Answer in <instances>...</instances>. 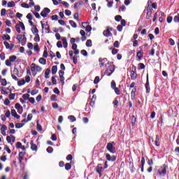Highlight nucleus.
<instances>
[{
  "mask_svg": "<svg viewBox=\"0 0 179 179\" xmlns=\"http://www.w3.org/2000/svg\"><path fill=\"white\" fill-rule=\"evenodd\" d=\"M41 71H43V69L41 67H40V66H36L35 64H31V71L33 76H36V75H37V72H41Z\"/></svg>",
  "mask_w": 179,
  "mask_h": 179,
  "instance_id": "nucleus-1",
  "label": "nucleus"
},
{
  "mask_svg": "<svg viewBox=\"0 0 179 179\" xmlns=\"http://www.w3.org/2000/svg\"><path fill=\"white\" fill-rule=\"evenodd\" d=\"M158 173L161 177H164L167 174V166L162 165L158 170Z\"/></svg>",
  "mask_w": 179,
  "mask_h": 179,
  "instance_id": "nucleus-2",
  "label": "nucleus"
},
{
  "mask_svg": "<svg viewBox=\"0 0 179 179\" xmlns=\"http://www.w3.org/2000/svg\"><path fill=\"white\" fill-rule=\"evenodd\" d=\"M106 149L110 152V153H115L117 151L115 150V147L114 146V142L108 143L106 145Z\"/></svg>",
  "mask_w": 179,
  "mask_h": 179,
  "instance_id": "nucleus-3",
  "label": "nucleus"
},
{
  "mask_svg": "<svg viewBox=\"0 0 179 179\" xmlns=\"http://www.w3.org/2000/svg\"><path fill=\"white\" fill-rule=\"evenodd\" d=\"M113 31V28L108 27L105 31H103V34L105 37H111L113 34L111 31Z\"/></svg>",
  "mask_w": 179,
  "mask_h": 179,
  "instance_id": "nucleus-4",
  "label": "nucleus"
},
{
  "mask_svg": "<svg viewBox=\"0 0 179 179\" xmlns=\"http://www.w3.org/2000/svg\"><path fill=\"white\" fill-rule=\"evenodd\" d=\"M96 170V173L99 174V177H101V173L104 171V168H103V165H101V164H98Z\"/></svg>",
  "mask_w": 179,
  "mask_h": 179,
  "instance_id": "nucleus-5",
  "label": "nucleus"
},
{
  "mask_svg": "<svg viewBox=\"0 0 179 179\" xmlns=\"http://www.w3.org/2000/svg\"><path fill=\"white\" fill-rule=\"evenodd\" d=\"M51 12V10L48 8H45L41 13V15L43 16V17H47V15L48 13Z\"/></svg>",
  "mask_w": 179,
  "mask_h": 179,
  "instance_id": "nucleus-6",
  "label": "nucleus"
},
{
  "mask_svg": "<svg viewBox=\"0 0 179 179\" xmlns=\"http://www.w3.org/2000/svg\"><path fill=\"white\" fill-rule=\"evenodd\" d=\"M115 69H114V66H111V69H107L105 71V75H106V76H111V75L113 74V72H114Z\"/></svg>",
  "mask_w": 179,
  "mask_h": 179,
  "instance_id": "nucleus-7",
  "label": "nucleus"
},
{
  "mask_svg": "<svg viewBox=\"0 0 179 179\" xmlns=\"http://www.w3.org/2000/svg\"><path fill=\"white\" fill-rule=\"evenodd\" d=\"M106 160H108V162H115V160H117V157L113 155L111 157V155H110V154H106Z\"/></svg>",
  "mask_w": 179,
  "mask_h": 179,
  "instance_id": "nucleus-8",
  "label": "nucleus"
},
{
  "mask_svg": "<svg viewBox=\"0 0 179 179\" xmlns=\"http://www.w3.org/2000/svg\"><path fill=\"white\" fill-rule=\"evenodd\" d=\"M59 79H60V82L62 83V85H64V83H65L64 81L65 80V78H64V71H59Z\"/></svg>",
  "mask_w": 179,
  "mask_h": 179,
  "instance_id": "nucleus-9",
  "label": "nucleus"
},
{
  "mask_svg": "<svg viewBox=\"0 0 179 179\" xmlns=\"http://www.w3.org/2000/svg\"><path fill=\"white\" fill-rule=\"evenodd\" d=\"M3 44L6 47V48H7V50H13V46H14L13 44L10 45L9 43H8L6 41H4Z\"/></svg>",
  "mask_w": 179,
  "mask_h": 179,
  "instance_id": "nucleus-10",
  "label": "nucleus"
},
{
  "mask_svg": "<svg viewBox=\"0 0 179 179\" xmlns=\"http://www.w3.org/2000/svg\"><path fill=\"white\" fill-rule=\"evenodd\" d=\"M11 115H13V117H14L17 120H19V118H20V116L17 115V113H16V110L15 109L11 110Z\"/></svg>",
  "mask_w": 179,
  "mask_h": 179,
  "instance_id": "nucleus-11",
  "label": "nucleus"
},
{
  "mask_svg": "<svg viewBox=\"0 0 179 179\" xmlns=\"http://www.w3.org/2000/svg\"><path fill=\"white\" fill-rule=\"evenodd\" d=\"M41 26H42V29H45V31H48V33L50 32V25L48 24H45L44 23H43V22H41Z\"/></svg>",
  "mask_w": 179,
  "mask_h": 179,
  "instance_id": "nucleus-12",
  "label": "nucleus"
},
{
  "mask_svg": "<svg viewBox=\"0 0 179 179\" xmlns=\"http://www.w3.org/2000/svg\"><path fill=\"white\" fill-rule=\"evenodd\" d=\"M24 155H26V153L23 152H20L19 153V157H18L19 163H22V161L23 160V157H24Z\"/></svg>",
  "mask_w": 179,
  "mask_h": 179,
  "instance_id": "nucleus-13",
  "label": "nucleus"
},
{
  "mask_svg": "<svg viewBox=\"0 0 179 179\" xmlns=\"http://www.w3.org/2000/svg\"><path fill=\"white\" fill-rule=\"evenodd\" d=\"M30 145H31V150H34V152H37V145L33 143V141H31Z\"/></svg>",
  "mask_w": 179,
  "mask_h": 179,
  "instance_id": "nucleus-14",
  "label": "nucleus"
},
{
  "mask_svg": "<svg viewBox=\"0 0 179 179\" xmlns=\"http://www.w3.org/2000/svg\"><path fill=\"white\" fill-rule=\"evenodd\" d=\"M130 76H131V79L132 80H135V79H136L138 75L136 74V73L134 71H131V74H130Z\"/></svg>",
  "mask_w": 179,
  "mask_h": 179,
  "instance_id": "nucleus-15",
  "label": "nucleus"
},
{
  "mask_svg": "<svg viewBox=\"0 0 179 179\" xmlns=\"http://www.w3.org/2000/svg\"><path fill=\"white\" fill-rule=\"evenodd\" d=\"M136 57L137 58H138L139 61L142 59V57H143V52L142 51V50H141V51L137 52Z\"/></svg>",
  "mask_w": 179,
  "mask_h": 179,
  "instance_id": "nucleus-16",
  "label": "nucleus"
},
{
  "mask_svg": "<svg viewBox=\"0 0 179 179\" xmlns=\"http://www.w3.org/2000/svg\"><path fill=\"white\" fill-rule=\"evenodd\" d=\"M31 31L33 34H38V29H37V27H36V25H33L31 28Z\"/></svg>",
  "mask_w": 179,
  "mask_h": 179,
  "instance_id": "nucleus-17",
  "label": "nucleus"
},
{
  "mask_svg": "<svg viewBox=\"0 0 179 179\" xmlns=\"http://www.w3.org/2000/svg\"><path fill=\"white\" fill-rule=\"evenodd\" d=\"M62 41H63V45L64 48H66L68 47V42L66 41V37H62Z\"/></svg>",
  "mask_w": 179,
  "mask_h": 179,
  "instance_id": "nucleus-18",
  "label": "nucleus"
},
{
  "mask_svg": "<svg viewBox=\"0 0 179 179\" xmlns=\"http://www.w3.org/2000/svg\"><path fill=\"white\" fill-rule=\"evenodd\" d=\"M152 17V11H150V8H147V15H146V19L149 20Z\"/></svg>",
  "mask_w": 179,
  "mask_h": 179,
  "instance_id": "nucleus-19",
  "label": "nucleus"
},
{
  "mask_svg": "<svg viewBox=\"0 0 179 179\" xmlns=\"http://www.w3.org/2000/svg\"><path fill=\"white\" fill-rule=\"evenodd\" d=\"M155 145V146H160V138H159V136H156Z\"/></svg>",
  "mask_w": 179,
  "mask_h": 179,
  "instance_id": "nucleus-20",
  "label": "nucleus"
},
{
  "mask_svg": "<svg viewBox=\"0 0 179 179\" xmlns=\"http://www.w3.org/2000/svg\"><path fill=\"white\" fill-rule=\"evenodd\" d=\"M50 72L51 70L50 69H47L45 71V79H48L50 78Z\"/></svg>",
  "mask_w": 179,
  "mask_h": 179,
  "instance_id": "nucleus-21",
  "label": "nucleus"
},
{
  "mask_svg": "<svg viewBox=\"0 0 179 179\" xmlns=\"http://www.w3.org/2000/svg\"><path fill=\"white\" fill-rule=\"evenodd\" d=\"M58 71V67L57 66H52V75H55Z\"/></svg>",
  "mask_w": 179,
  "mask_h": 179,
  "instance_id": "nucleus-22",
  "label": "nucleus"
},
{
  "mask_svg": "<svg viewBox=\"0 0 179 179\" xmlns=\"http://www.w3.org/2000/svg\"><path fill=\"white\" fill-rule=\"evenodd\" d=\"M34 41L36 43H40V35H38V34H35V37L34 38Z\"/></svg>",
  "mask_w": 179,
  "mask_h": 179,
  "instance_id": "nucleus-23",
  "label": "nucleus"
},
{
  "mask_svg": "<svg viewBox=\"0 0 179 179\" xmlns=\"http://www.w3.org/2000/svg\"><path fill=\"white\" fill-rule=\"evenodd\" d=\"M145 89L146 93H150V87H149V81L147 80V83H145Z\"/></svg>",
  "mask_w": 179,
  "mask_h": 179,
  "instance_id": "nucleus-24",
  "label": "nucleus"
},
{
  "mask_svg": "<svg viewBox=\"0 0 179 179\" xmlns=\"http://www.w3.org/2000/svg\"><path fill=\"white\" fill-rule=\"evenodd\" d=\"M39 62L40 64H41L42 65H45V64H47V60L43 57H41L39 59Z\"/></svg>",
  "mask_w": 179,
  "mask_h": 179,
  "instance_id": "nucleus-25",
  "label": "nucleus"
},
{
  "mask_svg": "<svg viewBox=\"0 0 179 179\" xmlns=\"http://www.w3.org/2000/svg\"><path fill=\"white\" fill-rule=\"evenodd\" d=\"M1 38H3V40H10V36H9L8 34H4L1 36Z\"/></svg>",
  "mask_w": 179,
  "mask_h": 179,
  "instance_id": "nucleus-26",
  "label": "nucleus"
},
{
  "mask_svg": "<svg viewBox=\"0 0 179 179\" xmlns=\"http://www.w3.org/2000/svg\"><path fill=\"white\" fill-rule=\"evenodd\" d=\"M68 119L70 120L71 122H75V121H76V117L73 115L69 116Z\"/></svg>",
  "mask_w": 179,
  "mask_h": 179,
  "instance_id": "nucleus-27",
  "label": "nucleus"
},
{
  "mask_svg": "<svg viewBox=\"0 0 179 179\" xmlns=\"http://www.w3.org/2000/svg\"><path fill=\"white\" fill-rule=\"evenodd\" d=\"M24 83H26V81H24V79L20 80L17 82V85L18 86H23V85H24Z\"/></svg>",
  "mask_w": 179,
  "mask_h": 179,
  "instance_id": "nucleus-28",
  "label": "nucleus"
},
{
  "mask_svg": "<svg viewBox=\"0 0 179 179\" xmlns=\"http://www.w3.org/2000/svg\"><path fill=\"white\" fill-rule=\"evenodd\" d=\"M69 22L71 27H76V23L73 20H69Z\"/></svg>",
  "mask_w": 179,
  "mask_h": 179,
  "instance_id": "nucleus-29",
  "label": "nucleus"
},
{
  "mask_svg": "<svg viewBox=\"0 0 179 179\" xmlns=\"http://www.w3.org/2000/svg\"><path fill=\"white\" fill-rule=\"evenodd\" d=\"M99 82H100V77L96 76L94 80V85H97V83H99Z\"/></svg>",
  "mask_w": 179,
  "mask_h": 179,
  "instance_id": "nucleus-30",
  "label": "nucleus"
},
{
  "mask_svg": "<svg viewBox=\"0 0 179 179\" xmlns=\"http://www.w3.org/2000/svg\"><path fill=\"white\" fill-rule=\"evenodd\" d=\"M99 62H101V64L106 62L108 64H110V62H108L107 59L106 58L105 59L99 58Z\"/></svg>",
  "mask_w": 179,
  "mask_h": 179,
  "instance_id": "nucleus-31",
  "label": "nucleus"
},
{
  "mask_svg": "<svg viewBox=\"0 0 179 179\" xmlns=\"http://www.w3.org/2000/svg\"><path fill=\"white\" fill-rule=\"evenodd\" d=\"M16 58H17L16 56L13 55V56L9 57V60L11 62H15V61H16Z\"/></svg>",
  "mask_w": 179,
  "mask_h": 179,
  "instance_id": "nucleus-32",
  "label": "nucleus"
},
{
  "mask_svg": "<svg viewBox=\"0 0 179 179\" xmlns=\"http://www.w3.org/2000/svg\"><path fill=\"white\" fill-rule=\"evenodd\" d=\"M8 8H13L15 6V1H9L8 3Z\"/></svg>",
  "mask_w": 179,
  "mask_h": 179,
  "instance_id": "nucleus-33",
  "label": "nucleus"
},
{
  "mask_svg": "<svg viewBox=\"0 0 179 179\" xmlns=\"http://www.w3.org/2000/svg\"><path fill=\"white\" fill-rule=\"evenodd\" d=\"M113 90L115 91V93L117 94V96H120V94H121V92H120V90L118 89V87H116L113 88Z\"/></svg>",
  "mask_w": 179,
  "mask_h": 179,
  "instance_id": "nucleus-34",
  "label": "nucleus"
},
{
  "mask_svg": "<svg viewBox=\"0 0 179 179\" xmlns=\"http://www.w3.org/2000/svg\"><path fill=\"white\" fill-rule=\"evenodd\" d=\"M24 125V124L23 123H17L15 124V128L17 129L22 128Z\"/></svg>",
  "mask_w": 179,
  "mask_h": 179,
  "instance_id": "nucleus-35",
  "label": "nucleus"
},
{
  "mask_svg": "<svg viewBox=\"0 0 179 179\" xmlns=\"http://www.w3.org/2000/svg\"><path fill=\"white\" fill-rule=\"evenodd\" d=\"M71 169H72V166L70 165L69 163H66L65 164V169L68 171V170H71Z\"/></svg>",
  "mask_w": 179,
  "mask_h": 179,
  "instance_id": "nucleus-36",
  "label": "nucleus"
},
{
  "mask_svg": "<svg viewBox=\"0 0 179 179\" xmlns=\"http://www.w3.org/2000/svg\"><path fill=\"white\" fill-rule=\"evenodd\" d=\"M29 97L30 95L29 94H25L22 95V99H24V100H29Z\"/></svg>",
  "mask_w": 179,
  "mask_h": 179,
  "instance_id": "nucleus-37",
  "label": "nucleus"
},
{
  "mask_svg": "<svg viewBox=\"0 0 179 179\" xmlns=\"http://www.w3.org/2000/svg\"><path fill=\"white\" fill-rule=\"evenodd\" d=\"M15 96L16 94H10L8 99H10V100H15Z\"/></svg>",
  "mask_w": 179,
  "mask_h": 179,
  "instance_id": "nucleus-38",
  "label": "nucleus"
},
{
  "mask_svg": "<svg viewBox=\"0 0 179 179\" xmlns=\"http://www.w3.org/2000/svg\"><path fill=\"white\" fill-rule=\"evenodd\" d=\"M145 66L143 63L138 64V69H145Z\"/></svg>",
  "mask_w": 179,
  "mask_h": 179,
  "instance_id": "nucleus-39",
  "label": "nucleus"
},
{
  "mask_svg": "<svg viewBox=\"0 0 179 179\" xmlns=\"http://www.w3.org/2000/svg\"><path fill=\"white\" fill-rule=\"evenodd\" d=\"M1 85L2 86H6L8 85V83L6 82V79H2L1 81Z\"/></svg>",
  "mask_w": 179,
  "mask_h": 179,
  "instance_id": "nucleus-40",
  "label": "nucleus"
},
{
  "mask_svg": "<svg viewBox=\"0 0 179 179\" xmlns=\"http://www.w3.org/2000/svg\"><path fill=\"white\" fill-rule=\"evenodd\" d=\"M15 30H16V31H17V33H20V24H17L15 25Z\"/></svg>",
  "mask_w": 179,
  "mask_h": 179,
  "instance_id": "nucleus-41",
  "label": "nucleus"
},
{
  "mask_svg": "<svg viewBox=\"0 0 179 179\" xmlns=\"http://www.w3.org/2000/svg\"><path fill=\"white\" fill-rule=\"evenodd\" d=\"M13 72L14 75H16L17 76H19V70H17V68H14Z\"/></svg>",
  "mask_w": 179,
  "mask_h": 179,
  "instance_id": "nucleus-42",
  "label": "nucleus"
},
{
  "mask_svg": "<svg viewBox=\"0 0 179 179\" xmlns=\"http://www.w3.org/2000/svg\"><path fill=\"white\" fill-rule=\"evenodd\" d=\"M21 6H22V8H25V9H29V4H27L26 3H22L21 4Z\"/></svg>",
  "mask_w": 179,
  "mask_h": 179,
  "instance_id": "nucleus-43",
  "label": "nucleus"
},
{
  "mask_svg": "<svg viewBox=\"0 0 179 179\" xmlns=\"http://www.w3.org/2000/svg\"><path fill=\"white\" fill-rule=\"evenodd\" d=\"M6 15V9L2 8L1 10V16H5Z\"/></svg>",
  "mask_w": 179,
  "mask_h": 179,
  "instance_id": "nucleus-44",
  "label": "nucleus"
},
{
  "mask_svg": "<svg viewBox=\"0 0 179 179\" xmlns=\"http://www.w3.org/2000/svg\"><path fill=\"white\" fill-rule=\"evenodd\" d=\"M121 19H122V17L121 15H116L115 17V20H116V22H120Z\"/></svg>",
  "mask_w": 179,
  "mask_h": 179,
  "instance_id": "nucleus-45",
  "label": "nucleus"
},
{
  "mask_svg": "<svg viewBox=\"0 0 179 179\" xmlns=\"http://www.w3.org/2000/svg\"><path fill=\"white\" fill-rule=\"evenodd\" d=\"M6 66H11L12 62L10 59L6 60Z\"/></svg>",
  "mask_w": 179,
  "mask_h": 179,
  "instance_id": "nucleus-46",
  "label": "nucleus"
},
{
  "mask_svg": "<svg viewBox=\"0 0 179 179\" xmlns=\"http://www.w3.org/2000/svg\"><path fill=\"white\" fill-rule=\"evenodd\" d=\"M46 150L48 153H52V152H54V149L52 148V147H48Z\"/></svg>",
  "mask_w": 179,
  "mask_h": 179,
  "instance_id": "nucleus-47",
  "label": "nucleus"
},
{
  "mask_svg": "<svg viewBox=\"0 0 179 179\" xmlns=\"http://www.w3.org/2000/svg\"><path fill=\"white\" fill-rule=\"evenodd\" d=\"M87 47H92V40L89 39L86 42Z\"/></svg>",
  "mask_w": 179,
  "mask_h": 179,
  "instance_id": "nucleus-48",
  "label": "nucleus"
},
{
  "mask_svg": "<svg viewBox=\"0 0 179 179\" xmlns=\"http://www.w3.org/2000/svg\"><path fill=\"white\" fill-rule=\"evenodd\" d=\"M111 87H112V89H115V87H117V85L115 84V80L111 81Z\"/></svg>",
  "mask_w": 179,
  "mask_h": 179,
  "instance_id": "nucleus-49",
  "label": "nucleus"
},
{
  "mask_svg": "<svg viewBox=\"0 0 179 179\" xmlns=\"http://www.w3.org/2000/svg\"><path fill=\"white\" fill-rule=\"evenodd\" d=\"M52 85H57V78H55V76L52 77Z\"/></svg>",
  "mask_w": 179,
  "mask_h": 179,
  "instance_id": "nucleus-50",
  "label": "nucleus"
},
{
  "mask_svg": "<svg viewBox=\"0 0 179 179\" xmlns=\"http://www.w3.org/2000/svg\"><path fill=\"white\" fill-rule=\"evenodd\" d=\"M17 38L19 40V41H22L23 38H24V36H23V35H18L17 36Z\"/></svg>",
  "mask_w": 179,
  "mask_h": 179,
  "instance_id": "nucleus-51",
  "label": "nucleus"
},
{
  "mask_svg": "<svg viewBox=\"0 0 179 179\" xmlns=\"http://www.w3.org/2000/svg\"><path fill=\"white\" fill-rule=\"evenodd\" d=\"M82 55H84V57H87V52L85 50H83L80 51Z\"/></svg>",
  "mask_w": 179,
  "mask_h": 179,
  "instance_id": "nucleus-52",
  "label": "nucleus"
},
{
  "mask_svg": "<svg viewBox=\"0 0 179 179\" xmlns=\"http://www.w3.org/2000/svg\"><path fill=\"white\" fill-rule=\"evenodd\" d=\"M20 27H21L22 30H26V28L24 27V24L23 22H20Z\"/></svg>",
  "mask_w": 179,
  "mask_h": 179,
  "instance_id": "nucleus-53",
  "label": "nucleus"
},
{
  "mask_svg": "<svg viewBox=\"0 0 179 179\" xmlns=\"http://www.w3.org/2000/svg\"><path fill=\"white\" fill-rule=\"evenodd\" d=\"M62 121H64V117L63 116H59L58 122H59V124H62Z\"/></svg>",
  "mask_w": 179,
  "mask_h": 179,
  "instance_id": "nucleus-54",
  "label": "nucleus"
},
{
  "mask_svg": "<svg viewBox=\"0 0 179 179\" xmlns=\"http://www.w3.org/2000/svg\"><path fill=\"white\" fill-rule=\"evenodd\" d=\"M112 54H113V55H115V54H118V49L113 48L112 50Z\"/></svg>",
  "mask_w": 179,
  "mask_h": 179,
  "instance_id": "nucleus-55",
  "label": "nucleus"
},
{
  "mask_svg": "<svg viewBox=\"0 0 179 179\" xmlns=\"http://www.w3.org/2000/svg\"><path fill=\"white\" fill-rule=\"evenodd\" d=\"M62 3L65 6V8H69V3L68 2L62 1Z\"/></svg>",
  "mask_w": 179,
  "mask_h": 179,
  "instance_id": "nucleus-56",
  "label": "nucleus"
},
{
  "mask_svg": "<svg viewBox=\"0 0 179 179\" xmlns=\"http://www.w3.org/2000/svg\"><path fill=\"white\" fill-rule=\"evenodd\" d=\"M71 14H72V13L71 12V10H65V15L66 16H71Z\"/></svg>",
  "mask_w": 179,
  "mask_h": 179,
  "instance_id": "nucleus-57",
  "label": "nucleus"
},
{
  "mask_svg": "<svg viewBox=\"0 0 179 179\" xmlns=\"http://www.w3.org/2000/svg\"><path fill=\"white\" fill-rule=\"evenodd\" d=\"M51 100H52L53 101H57V95L55 94H52L50 97Z\"/></svg>",
  "mask_w": 179,
  "mask_h": 179,
  "instance_id": "nucleus-58",
  "label": "nucleus"
},
{
  "mask_svg": "<svg viewBox=\"0 0 179 179\" xmlns=\"http://www.w3.org/2000/svg\"><path fill=\"white\" fill-rule=\"evenodd\" d=\"M27 47H28V48H29V50H33V48H34L33 43H28Z\"/></svg>",
  "mask_w": 179,
  "mask_h": 179,
  "instance_id": "nucleus-59",
  "label": "nucleus"
},
{
  "mask_svg": "<svg viewBox=\"0 0 179 179\" xmlns=\"http://www.w3.org/2000/svg\"><path fill=\"white\" fill-rule=\"evenodd\" d=\"M0 58H1V61H5V53H1Z\"/></svg>",
  "mask_w": 179,
  "mask_h": 179,
  "instance_id": "nucleus-60",
  "label": "nucleus"
},
{
  "mask_svg": "<svg viewBox=\"0 0 179 179\" xmlns=\"http://www.w3.org/2000/svg\"><path fill=\"white\" fill-rule=\"evenodd\" d=\"M85 30L86 31H92V27H90V25H87L86 27H85Z\"/></svg>",
  "mask_w": 179,
  "mask_h": 179,
  "instance_id": "nucleus-61",
  "label": "nucleus"
},
{
  "mask_svg": "<svg viewBox=\"0 0 179 179\" xmlns=\"http://www.w3.org/2000/svg\"><path fill=\"white\" fill-rule=\"evenodd\" d=\"M16 148H17V149H20L22 148V143L17 142L16 143Z\"/></svg>",
  "mask_w": 179,
  "mask_h": 179,
  "instance_id": "nucleus-62",
  "label": "nucleus"
},
{
  "mask_svg": "<svg viewBox=\"0 0 179 179\" xmlns=\"http://www.w3.org/2000/svg\"><path fill=\"white\" fill-rule=\"evenodd\" d=\"M34 51H39V50H40V48H38V44H36L35 45H34Z\"/></svg>",
  "mask_w": 179,
  "mask_h": 179,
  "instance_id": "nucleus-63",
  "label": "nucleus"
},
{
  "mask_svg": "<svg viewBox=\"0 0 179 179\" xmlns=\"http://www.w3.org/2000/svg\"><path fill=\"white\" fill-rule=\"evenodd\" d=\"M6 129H8V127H6V125L3 124L1 126V131H6Z\"/></svg>",
  "mask_w": 179,
  "mask_h": 179,
  "instance_id": "nucleus-64",
  "label": "nucleus"
}]
</instances>
